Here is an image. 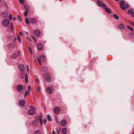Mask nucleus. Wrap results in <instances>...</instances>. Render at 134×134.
I'll list each match as a JSON object with an SVG mask.
<instances>
[{"label":"nucleus","instance_id":"1","mask_svg":"<svg viewBox=\"0 0 134 134\" xmlns=\"http://www.w3.org/2000/svg\"><path fill=\"white\" fill-rule=\"evenodd\" d=\"M39 122L41 125L42 124V117L39 116L38 117V120H36L33 122V124L36 126H37L39 124Z\"/></svg>","mask_w":134,"mask_h":134},{"label":"nucleus","instance_id":"2","mask_svg":"<svg viewBox=\"0 0 134 134\" xmlns=\"http://www.w3.org/2000/svg\"><path fill=\"white\" fill-rule=\"evenodd\" d=\"M45 58V56L43 55H41L40 56V58H37V60L38 62L40 64V65H41V62H43Z\"/></svg>","mask_w":134,"mask_h":134},{"label":"nucleus","instance_id":"3","mask_svg":"<svg viewBox=\"0 0 134 134\" xmlns=\"http://www.w3.org/2000/svg\"><path fill=\"white\" fill-rule=\"evenodd\" d=\"M10 23V22L8 19H5L3 20L2 21V24L5 26H8Z\"/></svg>","mask_w":134,"mask_h":134},{"label":"nucleus","instance_id":"4","mask_svg":"<svg viewBox=\"0 0 134 134\" xmlns=\"http://www.w3.org/2000/svg\"><path fill=\"white\" fill-rule=\"evenodd\" d=\"M28 113L30 115H33L35 114V112L34 109H31L28 110Z\"/></svg>","mask_w":134,"mask_h":134},{"label":"nucleus","instance_id":"5","mask_svg":"<svg viewBox=\"0 0 134 134\" xmlns=\"http://www.w3.org/2000/svg\"><path fill=\"white\" fill-rule=\"evenodd\" d=\"M97 3L98 5L100 7H106V5L105 4L103 3L101 1H97Z\"/></svg>","mask_w":134,"mask_h":134},{"label":"nucleus","instance_id":"6","mask_svg":"<svg viewBox=\"0 0 134 134\" xmlns=\"http://www.w3.org/2000/svg\"><path fill=\"white\" fill-rule=\"evenodd\" d=\"M18 69L21 71H23L25 69L24 66L22 64H21L18 66Z\"/></svg>","mask_w":134,"mask_h":134},{"label":"nucleus","instance_id":"7","mask_svg":"<svg viewBox=\"0 0 134 134\" xmlns=\"http://www.w3.org/2000/svg\"><path fill=\"white\" fill-rule=\"evenodd\" d=\"M37 48L39 50H41L43 48V46L42 44L40 43H39L37 45Z\"/></svg>","mask_w":134,"mask_h":134},{"label":"nucleus","instance_id":"8","mask_svg":"<svg viewBox=\"0 0 134 134\" xmlns=\"http://www.w3.org/2000/svg\"><path fill=\"white\" fill-rule=\"evenodd\" d=\"M23 88V87L22 85H19L17 86L16 89L19 91H21L22 90Z\"/></svg>","mask_w":134,"mask_h":134},{"label":"nucleus","instance_id":"9","mask_svg":"<svg viewBox=\"0 0 134 134\" xmlns=\"http://www.w3.org/2000/svg\"><path fill=\"white\" fill-rule=\"evenodd\" d=\"M60 124L62 126H64L66 125V122L65 120H63L60 121Z\"/></svg>","mask_w":134,"mask_h":134},{"label":"nucleus","instance_id":"10","mask_svg":"<svg viewBox=\"0 0 134 134\" xmlns=\"http://www.w3.org/2000/svg\"><path fill=\"white\" fill-rule=\"evenodd\" d=\"M60 108L58 107H55L54 109V111L56 114L59 113L60 112Z\"/></svg>","mask_w":134,"mask_h":134},{"label":"nucleus","instance_id":"11","mask_svg":"<svg viewBox=\"0 0 134 134\" xmlns=\"http://www.w3.org/2000/svg\"><path fill=\"white\" fill-rule=\"evenodd\" d=\"M18 57V54L17 53H14L11 55V57L13 59H15Z\"/></svg>","mask_w":134,"mask_h":134},{"label":"nucleus","instance_id":"12","mask_svg":"<svg viewBox=\"0 0 134 134\" xmlns=\"http://www.w3.org/2000/svg\"><path fill=\"white\" fill-rule=\"evenodd\" d=\"M40 31L36 29L34 31V34L36 36H39L40 35Z\"/></svg>","mask_w":134,"mask_h":134},{"label":"nucleus","instance_id":"13","mask_svg":"<svg viewBox=\"0 0 134 134\" xmlns=\"http://www.w3.org/2000/svg\"><path fill=\"white\" fill-rule=\"evenodd\" d=\"M19 103L20 106H23L25 105V102L23 100H21L19 101Z\"/></svg>","mask_w":134,"mask_h":134},{"label":"nucleus","instance_id":"14","mask_svg":"<svg viewBox=\"0 0 134 134\" xmlns=\"http://www.w3.org/2000/svg\"><path fill=\"white\" fill-rule=\"evenodd\" d=\"M29 21L30 23L34 24L36 23V20L34 18H30L29 20Z\"/></svg>","mask_w":134,"mask_h":134},{"label":"nucleus","instance_id":"15","mask_svg":"<svg viewBox=\"0 0 134 134\" xmlns=\"http://www.w3.org/2000/svg\"><path fill=\"white\" fill-rule=\"evenodd\" d=\"M46 91L49 94H51L52 92V91L51 89L49 87L47 88Z\"/></svg>","mask_w":134,"mask_h":134},{"label":"nucleus","instance_id":"16","mask_svg":"<svg viewBox=\"0 0 134 134\" xmlns=\"http://www.w3.org/2000/svg\"><path fill=\"white\" fill-rule=\"evenodd\" d=\"M46 80L47 82H49L50 81L51 79L50 77L49 76H47L46 77Z\"/></svg>","mask_w":134,"mask_h":134},{"label":"nucleus","instance_id":"17","mask_svg":"<svg viewBox=\"0 0 134 134\" xmlns=\"http://www.w3.org/2000/svg\"><path fill=\"white\" fill-rule=\"evenodd\" d=\"M105 11L109 13L110 14L111 13V9L105 7Z\"/></svg>","mask_w":134,"mask_h":134},{"label":"nucleus","instance_id":"18","mask_svg":"<svg viewBox=\"0 0 134 134\" xmlns=\"http://www.w3.org/2000/svg\"><path fill=\"white\" fill-rule=\"evenodd\" d=\"M119 3L120 4L121 6L124 5L125 4V3L124 1H121Z\"/></svg>","mask_w":134,"mask_h":134},{"label":"nucleus","instance_id":"19","mask_svg":"<svg viewBox=\"0 0 134 134\" xmlns=\"http://www.w3.org/2000/svg\"><path fill=\"white\" fill-rule=\"evenodd\" d=\"M62 132L63 134H66L67 133L66 129L65 128H64L62 130Z\"/></svg>","mask_w":134,"mask_h":134},{"label":"nucleus","instance_id":"20","mask_svg":"<svg viewBox=\"0 0 134 134\" xmlns=\"http://www.w3.org/2000/svg\"><path fill=\"white\" fill-rule=\"evenodd\" d=\"M30 93V91L29 90H27L25 91V97L27 95H28Z\"/></svg>","mask_w":134,"mask_h":134},{"label":"nucleus","instance_id":"21","mask_svg":"<svg viewBox=\"0 0 134 134\" xmlns=\"http://www.w3.org/2000/svg\"><path fill=\"white\" fill-rule=\"evenodd\" d=\"M119 27L121 29H125V26L123 24H121L119 25Z\"/></svg>","mask_w":134,"mask_h":134},{"label":"nucleus","instance_id":"22","mask_svg":"<svg viewBox=\"0 0 134 134\" xmlns=\"http://www.w3.org/2000/svg\"><path fill=\"white\" fill-rule=\"evenodd\" d=\"M25 81L26 82V83H27L28 82V76L27 75V74H25Z\"/></svg>","mask_w":134,"mask_h":134},{"label":"nucleus","instance_id":"23","mask_svg":"<svg viewBox=\"0 0 134 134\" xmlns=\"http://www.w3.org/2000/svg\"><path fill=\"white\" fill-rule=\"evenodd\" d=\"M47 117L48 120L49 121H51L52 120V118L51 117V116L49 115H47Z\"/></svg>","mask_w":134,"mask_h":134},{"label":"nucleus","instance_id":"24","mask_svg":"<svg viewBox=\"0 0 134 134\" xmlns=\"http://www.w3.org/2000/svg\"><path fill=\"white\" fill-rule=\"evenodd\" d=\"M35 134H41L40 131L39 130H37L35 132Z\"/></svg>","mask_w":134,"mask_h":134},{"label":"nucleus","instance_id":"25","mask_svg":"<svg viewBox=\"0 0 134 134\" xmlns=\"http://www.w3.org/2000/svg\"><path fill=\"white\" fill-rule=\"evenodd\" d=\"M3 16L4 18H5L7 16V13H4L3 14Z\"/></svg>","mask_w":134,"mask_h":134},{"label":"nucleus","instance_id":"26","mask_svg":"<svg viewBox=\"0 0 134 134\" xmlns=\"http://www.w3.org/2000/svg\"><path fill=\"white\" fill-rule=\"evenodd\" d=\"M114 16L115 18L116 19L118 20L119 19V17L116 14H114Z\"/></svg>","mask_w":134,"mask_h":134},{"label":"nucleus","instance_id":"27","mask_svg":"<svg viewBox=\"0 0 134 134\" xmlns=\"http://www.w3.org/2000/svg\"><path fill=\"white\" fill-rule=\"evenodd\" d=\"M16 34L17 35V39L19 40V42L20 43L21 41L20 37L18 36V33H16Z\"/></svg>","mask_w":134,"mask_h":134},{"label":"nucleus","instance_id":"28","mask_svg":"<svg viewBox=\"0 0 134 134\" xmlns=\"http://www.w3.org/2000/svg\"><path fill=\"white\" fill-rule=\"evenodd\" d=\"M43 70L45 72H46L47 71V68L46 67H44L43 68Z\"/></svg>","mask_w":134,"mask_h":134},{"label":"nucleus","instance_id":"29","mask_svg":"<svg viewBox=\"0 0 134 134\" xmlns=\"http://www.w3.org/2000/svg\"><path fill=\"white\" fill-rule=\"evenodd\" d=\"M20 2L22 4H24V0H19Z\"/></svg>","mask_w":134,"mask_h":134},{"label":"nucleus","instance_id":"30","mask_svg":"<svg viewBox=\"0 0 134 134\" xmlns=\"http://www.w3.org/2000/svg\"><path fill=\"white\" fill-rule=\"evenodd\" d=\"M29 52H30L31 54L32 53V49L30 47H29Z\"/></svg>","mask_w":134,"mask_h":134},{"label":"nucleus","instance_id":"31","mask_svg":"<svg viewBox=\"0 0 134 134\" xmlns=\"http://www.w3.org/2000/svg\"><path fill=\"white\" fill-rule=\"evenodd\" d=\"M127 27L128 29H130L132 31H133V29L132 28L130 27V26H127Z\"/></svg>","mask_w":134,"mask_h":134},{"label":"nucleus","instance_id":"32","mask_svg":"<svg viewBox=\"0 0 134 134\" xmlns=\"http://www.w3.org/2000/svg\"><path fill=\"white\" fill-rule=\"evenodd\" d=\"M18 19L19 21H21V16L19 15H18Z\"/></svg>","mask_w":134,"mask_h":134},{"label":"nucleus","instance_id":"33","mask_svg":"<svg viewBox=\"0 0 134 134\" xmlns=\"http://www.w3.org/2000/svg\"><path fill=\"white\" fill-rule=\"evenodd\" d=\"M12 14H10L9 16V20H11L12 19Z\"/></svg>","mask_w":134,"mask_h":134},{"label":"nucleus","instance_id":"34","mask_svg":"<svg viewBox=\"0 0 134 134\" xmlns=\"http://www.w3.org/2000/svg\"><path fill=\"white\" fill-rule=\"evenodd\" d=\"M25 22H26V23L27 24H29V22H28V19L26 18V20H25Z\"/></svg>","mask_w":134,"mask_h":134},{"label":"nucleus","instance_id":"35","mask_svg":"<svg viewBox=\"0 0 134 134\" xmlns=\"http://www.w3.org/2000/svg\"><path fill=\"white\" fill-rule=\"evenodd\" d=\"M121 8L123 10H125L126 9L125 6H121Z\"/></svg>","mask_w":134,"mask_h":134},{"label":"nucleus","instance_id":"36","mask_svg":"<svg viewBox=\"0 0 134 134\" xmlns=\"http://www.w3.org/2000/svg\"><path fill=\"white\" fill-rule=\"evenodd\" d=\"M131 15L133 17H134V12H131Z\"/></svg>","mask_w":134,"mask_h":134},{"label":"nucleus","instance_id":"37","mask_svg":"<svg viewBox=\"0 0 134 134\" xmlns=\"http://www.w3.org/2000/svg\"><path fill=\"white\" fill-rule=\"evenodd\" d=\"M125 6L126 9H127L129 7V5L128 4H126Z\"/></svg>","mask_w":134,"mask_h":134},{"label":"nucleus","instance_id":"38","mask_svg":"<svg viewBox=\"0 0 134 134\" xmlns=\"http://www.w3.org/2000/svg\"><path fill=\"white\" fill-rule=\"evenodd\" d=\"M27 11H26L24 13V15L25 16L27 15Z\"/></svg>","mask_w":134,"mask_h":134},{"label":"nucleus","instance_id":"39","mask_svg":"<svg viewBox=\"0 0 134 134\" xmlns=\"http://www.w3.org/2000/svg\"><path fill=\"white\" fill-rule=\"evenodd\" d=\"M27 66V71L29 72V66H28V65H27V66Z\"/></svg>","mask_w":134,"mask_h":134},{"label":"nucleus","instance_id":"40","mask_svg":"<svg viewBox=\"0 0 134 134\" xmlns=\"http://www.w3.org/2000/svg\"><path fill=\"white\" fill-rule=\"evenodd\" d=\"M23 32H21V31H20L19 33V35L20 36H21L23 34Z\"/></svg>","mask_w":134,"mask_h":134},{"label":"nucleus","instance_id":"41","mask_svg":"<svg viewBox=\"0 0 134 134\" xmlns=\"http://www.w3.org/2000/svg\"><path fill=\"white\" fill-rule=\"evenodd\" d=\"M37 90L38 91H40V88L39 87H38L37 88Z\"/></svg>","mask_w":134,"mask_h":134},{"label":"nucleus","instance_id":"42","mask_svg":"<svg viewBox=\"0 0 134 134\" xmlns=\"http://www.w3.org/2000/svg\"><path fill=\"white\" fill-rule=\"evenodd\" d=\"M30 107L32 108V109H34V110H35V108L34 107H33V106H30Z\"/></svg>","mask_w":134,"mask_h":134},{"label":"nucleus","instance_id":"43","mask_svg":"<svg viewBox=\"0 0 134 134\" xmlns=\"http://www.w3.org/2000/svg\"><path fill=\"white\" fill-rule=\"evenodd\" d=\"M36 82L37 83V82H38L39 80H38V79L36 78Z\"/></svg>","mask_w":134,"mask_h":134},{"label":"nucleus","instance_id":"44","mask_svg":"<svg viewBox=\"0 0 134 134\" xmlns=\"http://www.w3.org/2000/svg\"><path fill=\"white\" fill-rule=\"evenodd\" d=\"M46 119H44L43 120V122L44 124H45L46 123Z\"/></svg>","mask_w":134,"mask_h":134},{"label":"nucleus","instance_id":"45","mask_svg":"<svg viewBox=\"0 0 134 134\" xmlns=\"http://www.w3.org/2000/svg\"><path fill=\"white\" fill-rule=\"evenodd\" d=\"M11 29L12 31H14V29H13V27H11Z\"/></svg>","mask_w":134,"mask_h":134},{"label":"nucleus","instance_id":"46","mask_svg":"<svg viewBox=\"0 0 134 134\" xmlns=\"http://www.w3.org/2000/svg\"><path fill=\"white\" fill-rule=\"evenodd\" d=\"M52 134H55V132L54 131H52Z\"/></svg>","mask_w":134,"mask_h":134},{"label":"nucleus","instance_id":"47","mask_svg":"<svg viewBox=\"0 0 134 134\" xmlns=\"http://www.w3.org/2000/svg\"><path fill=\"white\" fill-rule=\"evenodd\" d=\"M30 88H31V86H29L28 87V89H29V90H30Z\"/></svg>","mask_w":134,"mask_h":134},{"label":"nucleus","instance_id":"48","mask_svg":"<svg viewBox=\"0 0 134 134\" xmlns=\"http://www.w3.org/2000/svg\"><path fill=\"white\" fill-rule=\"evenodd\" d=\"M10 25H11V27H13V24L12 23H11L10 24Z\"/></svg>","mask_w":134,"mask_h":134},{"label":"nucleus","instance_id":"49","mask_svg":"<svg viewBox=\"0 0 134 134\" xmlns=\"http://www.w3.org/2000/svg\"><path fill=\"white\" fill-rule=\"evenodd\" d=\"M25 32L27 35L28 34V33L27 32L25 31Z\"/></svg>","mask_w":134,"mask_h":134},{"label":"nucleus","instance_id":"50","mask_svg":"<svg viewBox=\"0 0 134 134\" xmlns=\"http://www.w3.org/2000/svg\"><path fill=\"white\" fill-rule=\"evenodd\" d=\"M16 18L15 17H14L13 18V20H16Z\"/></svg>","mask_w":134,"mask_h":134},{"label":"nucleus","instance_id":"51","mask_svg":"<svg viewBox=\"0 0 134 134\" xmlns=\"http://www.w3.org/2000/svg\"><path fill=\"white\" fill-rule=\"evenodd\" d=\"M25 7L26 8V9H27V8H28V7L27 6H25Z\"/></svg>","mask_w":134,"mask_h":134},{"label":"nucleus","instance_id":"52","mask_svg":"<svg viewBox=\"0 0 134 134\" xmlns=\"http://www.w3.org/2000/svg\"><path fill=\"white\" fill-rule=\"evenodd\" d=\"M25 7L26 8V9H27V8H28V7L27 6H25Z\"/></svg>","mask_w":134,"mask_h":134},{"label":"nucleus","instance_id":"53","mask_svg":"<svg viewBox=\"0 0 134 134\" xmlns=\"http://www.w3.org/2000/svg\"><path fill=\"white\" fill-rule=\"evenodd\" d=\"M55 121L58 123V124H59V122L58 121H57V119H55Z\"/></svg>","mask_w":134,"mask_h":134},{"label":"nucleus","instance_id":"54","mask_svg":"<svg viewBox=\"0 0 134 134\" xmlns=\"http://www.w3.org/2000/svg\"><path fill=\"white\" fill-rule=\"evenodd\" d=\"M27 38L29 40H30V41H31V40L30 39V38L28 37H27Z\"/></svg>","mask_w":134,"mask_h":134},{"label":"nucleus","instance_id":"55","mask_svg":"<svg viewBox=\"0 0 134 134\" xmlns=\"http://www.w3.org/2000/svg\"><path fill=\"white\" fill-rule=\"evenodd\" d=\"M33 39L35 41V42H36V41L35 40V38H33Z\"/></svg>","mask_w":134,"mask_h":134},{"label":"nucleus","instance_id":"56","mask_svg":"<svg viewBox=\"0 0 134 134\" xmlns=\"http://www.w3.org/2000/svg\"><path fill=\"white\" fill-rule=\"evenodd\" d=\"M131 12V11L130 10H129L128 11V13H130Z\"/></svg>","mask_w":134,"mask_h":134},{"label":"nucleus","instance_id":"57","mask_svg":"<svg viewBox=\"0 0 134 134\" xmlns=\"http://www.w3.org/2000/svg\"><path fill=\"white\" fill-rule=\"evenodd\" d=\"M61 131V129H59V131H57V132L59 133V132H60Z\"/></svg>","mask_w":134,"mask_h":134},{"label":"nucleus","instance_id":"58","mask_svg":"<svg viewBox=\"0 0 134 134\" xmlns=\"http://www.w3.org/2000/svg\"><path fill=\"white\" fill-rule=\"evenodd\" d=\"M16 37H15L14 39V40L15 41L16 40Z\"/></svg>","mask_w":134,"mask_h":134},{"label":"nucleus","instance_id":"59","mask_svg":"<svg viewBox=\"0 0 134 134\" xmlns=\"http://www.w3.org/2000/svg\"><path fill=\"white\" fill-rule=\"evenodd\" d=\"M132 24L134 26V23H133V22H132Z\"/></svg>","mask_w":134,"mask_h":134},{"label":"nucleus","instance_id":"60","mask_svg":"<svg viewBox=\"0 0 134 134\" xmlns=\"http://www.w3.org/2000/svg\"><path fill=\"white\" fill-rule=\"evenodd\" d=\"M116 1H119V0H115Z\"/></svg>","mask_w":134,"mask_h":134},{"label":"nucleus","instance_id":"61","mask_svg":"<svg viewBox=\"0 0 134 134\" xmlns=\"http://www.w3.org/2000/svg\"><path fill=\"white\" fill-rule=\"evenodd\" d=\"M1 0H0V2H1Z\"/></svg>","mask_w":134,"mask_h":134},{"label":"nucleus","instance_id":"62","mask_svg":"<svg viewBox=\"0 0 134 134\" xmlns=\"http://www.w3.org/2000/svg\"><path fill=\"white\" fill-rule=\"evenodd\" d=\"M4 4H5L6 5V4L5 3H4Z\"/></svg>","mask_w":134,"mask_h":134},{"label":"nucleus","instance_id":"63","mask_svg":"<svg viewBox=\"0 0 134 134\" xmlns=\"http://www.w3.org/2000/svg\"><path fill=\"white\" fill-rule=\"evenodd\" d=\"M133 134H134V132L133 133Z\"/></svg>","mask_w":134,"mask_h":134},{"label":"nucleus","instance_id":"64","mask_svg":"<svg viewBox=\"0 0 134 134\" xmlns=\"http://www.w3.org/2000/svg\"><path fill=\"white\" fill-rule=\"evenodd\" d=\"M16 35L17 36V35L16 34Z\"/></svg>","mask_w":134,"mask_h":134}]
</instances>
